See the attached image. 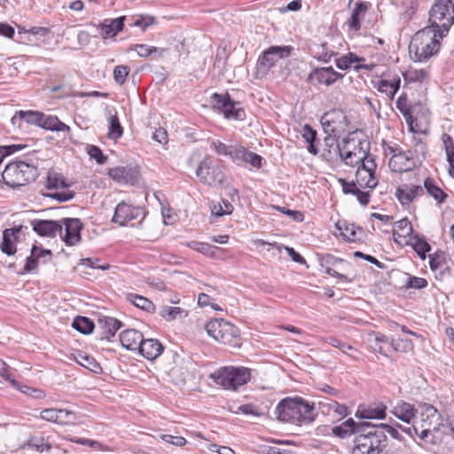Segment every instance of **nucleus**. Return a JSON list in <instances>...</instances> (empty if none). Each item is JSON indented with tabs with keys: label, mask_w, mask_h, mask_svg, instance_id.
<instances>
[{
	"label": "nucleus",
	"mask_w": 454,
	"mask_h": 454,
	"mask_svg": "<svg viewBox=\"0 0 454 454\" xmlns=\"http://www.w3.org/2000/svg\"><path fill=\"white\" fill-rule=\"evenodd\" d=\"M13 387L35 399H42L45 396V394L42 389L31 387L26 385H21L19 382L18 386Z\"/></svg>",
	"instance_id": "60"
},
{
	"label": "nucleus",
	"mask_w": 454,
	"mask_h": 454,
	"mask_svg": "<svg viewBox=\"0 0 454 454\" xmlns=\"http://www.w3.org/2000/svg\"><path fill=\"white\" fill-rule=\"evenodd\" d=\"M336 227L342 231L341 234L348 240L356 239V232L354 224L348 225L345 222H338Z\"/></svg>",
	"instance_id": "62"
},
{
	"label": "nucleus",
	"mask_w": 454,
	"mask_h": 454,
	"mask_svg": "<svg viewBox=\"0 0 454 454\" xmlns=\"http://www.w3.org/2000/svg\"><path fill=\"white\" fill-rule=\"evenodd\" d=\"M325 341L327 344L339 348L342 353H344L351 357L356 358V354L357 353V350L355 348H353L351 345H349L346 342H343L340 340H339L335 337H333V336L326 337L325 339Z\"/></svg>",
	"instance_id": "40"
},
{
	"label": "nucleus",
	"mask_w": 454,
	"mask_h": 454,
	"mask_svg": "<svg viewBox=\"0 0 454 454\" xmlns=\"http://www.w3.org/2000/svg\"><path fill=\"white\" fill-rule=\"evenodd\" d=\"M431 26L437 30L440 38L444 37L454 23L452 0H436L429 12Z\"/></svg>",
	"instance_id": "6"
},
{
	"label": "nucleus",
	"mask_w": 454,
	"mask_h": 454,
	"mask_svg": "<svg viewBox=\"0 0 454 454\" xmlns=\"http://www.w3.org/2000/svg\"><path fill=\"white\" fill-rule=\"evenodd\" d=\"M75 360L79 364L95 373H98L102 371L100 364L91 356L79 354L78 356L75 357Z\"/></svg>",
	"instance_id": "45"
},
{
	"label": "nucleus",
	"mask_w": 454,
	"mask_h": 454,
	"mask_svg": "<svg viewBox=\"0 0 454 454\" xmlns=\"http://www.w3.org/2000/svg\"><path fill=\"white\" fill-rule=\"evenodd\" d=\"M440 37L434 27H425L418 31L411 38L409 53L419 62L427 61L440 49Z\"/></svg>",
	"instance_id": "2"
},
{
	"label": "nucleus",
	"mask_w": 454,
	"mask_h": 454,
	"mask_svg": "<svg viewBox=\"0 0 454 454\" xmlns=\"http://www.w3.org/2000/svg\"><path fill=\"white\" fill-rule=\"evenodd\" d=\"M356 181L360 187L374 188L378 184L375 175L361 169L360 166L357 167Z\"/></svg>",
	"instance_id": "33"
},
{
	"label": "nucleus",
	"mask_w": 454,
	"mask_h": 454,
	"mask_svg": "<svg viewBox=\"0 0 454 454\" xmlns=\"http://www.w3.org/2000/svg\"><path fill=\"white\" fill-rule=\"evenodd\" d=\"M144 339L142 333L136 329H128L121 333L120 340L121 345L129 350H138Z\"/></svg>",
	"instance_id": "25"
},
{
	"label": "nucleus",
	"mask_w": 454,
	"mask_h": 454,
	"mask_svg": "<svg viewBox=\"0 0 454 454\" xmlns=\"http://www.w3.org/2000/svg\"><path fill=\"white\" fill-rule=\"evenodd\" d=\"M367 10V5L364 2H358L356 4L355 8L352 11L351 17L349 18L348 24L350 28L357 31L361 27L360 17L364 16Z\"/></svg>",
	"instance_id": "35"
},
{
	"label": "nucleus",
	"mask_w": 454,
	"mask_h": 454,
	"mask_svg": "<svg viewBox=\"0 0 454 454\" xmlns=\"http://www.w3.org/2000/svg\"><path fill=\"white\" fill-rule=\"evenodd\" d=\"M423 189L426 190L437 204H442L446 201L448 194L436 184V181L432 177H427L424 180Z\"/></svg>",
	"instance_id": "29"
},
{
	"label": "nucleus",
	"mask_w": 454,
	"mask_h": 454,
	"mask_svg": "<svg viewBox=\"0 0 454 454\" xmlns=\"http://www.w3.org/2000/svg\"><path fill=\"white\" fill-rule=\"evenodd\" d=\"M376 168L377 165L374 158L370 154V153H365V158L360 161V168L375 175Z\"/></svg>",
	"instance_id": "63"
},
{
	"label": "nucleus",
	"mask_w": 454,
	"mask_h": 454,
	"mask_svg": "<svg viewBox=\"0 0 454 454\" xmlns=\"http://www.w3.org/2000/svg\"><path fill=\"white\" fill-rule=\"evenodd\" d=\"M401 85V78L395 74L391 80L381 79L377 83V89L380 92L385 93L389 98L393 99Z\"/></svg>",
	"instance_id": "30"
},
{
	"label": "nucleus",
	"mask_w": 454,
	"mask_h": 454,
	"mask_svg": "<svg viewBox=\"0 0 454 454\" xmlns=\"http://www.w3.org/2000/svg\"><path fill=\"white\" fill-rule=\"evenodd\" d=\"M72 326L82 334H89L95 328V324L86 317L78 316L74 319Z\"/></svg>",
	"instance_id": "39"
},
{
	"label": "nucleus",
	"mask_w": 454,
	"mask_h": 454,
	"mask_svg": "<svg viewBox=\"0 0 454 454\" xmlns=\"http://www.w3.org/2000/svg\"><path fill=\"white\" fill-rule=\"evenodd\" d=\"M293 51L290 45L270 46L264 50L258 58L257 67L263 72H268L278 60L288 58Z\"/></svg>",
	"instance_id": "12"
},
{
	"label": "nucleus",
	"mask_w": 454,
	"mask_h": 454,
	"mask_svg": "<svg viewBox=\"0 0 454 454\" xmlns=\"http://www.w3.org/2000/svg\"><path fill=\"white\" fill-rule=\"evenodd\" d=\"M39 127L52 131H70V127L59 121L57 116H45L43 114Z\"/></svg>",
	"instance_id": "31"
},
{
	"label": "nucleus",
	"mask_w": 454,
	"mask_h": 454,
	"mask_svg": "<svg viewBox=\"0 0 454 454\" xmlns=\"http://www.w3.org/2000/svg\"><path fill=\"white\" fill-rule=\"evenodd\" d=\"M412 247L422 260L426 259V254L431 249L430 245L425 239H422L417 236L414 238Z\"/></svg>",
	"instance_id": "52"
},
{
	"label": "nucleus",
	"mask_w": 454,
	"mask_h": 454,
	"mask_svg": "<svg viewBox=\"0 0 454 454\" xmlns=\"http://www.w3.org/2000/svg\"><path fill=\"white\" fill-rule=\"evenodd\" d=\"M70 184H67L63 178H59L55 172H49L45 187L49 190L58 188H67Z\"/></svg>",
	"instance_id": "49"
},
{
	"label": "nucleus",
	"mask_w": 454,
	"mask_h": 454,
	"mask_svg": "<svg viewBox=\"0 0 454 454\" xmlns=\"http://www.w3.org/2000/svg\"><path fill=\"white\" fill-rule=\"evenodd\" d=\"M207 334L216 341L230 347H240L239 329L224 319H212L205 325Z\"/></svg>",
	"instance_id": "8"
},
{
	"label": "nucleus",
	"mask_w": 454,
	"mask_h": 454,
	"mask_svg": "<svg viewBox=\"0 0 454 454\" xmlns=\"http://www.w3.org/2000/svg\"><path fill=\"white\" fill-rule=\"evenodd\" d=\"M160 316L167 321H172L179 317H185L187 311L179 307L162 306L159 312Z\"/></svg>",
	"instance_id": "41"
},
{
	"label": "nucleus",
	"mask_w": 454,
	"mask_h": 454,
	"mask_svg": "<svg viewBox=\"0 0 454 454\" xmlns=\"http://www.w3.org/2000/svg\"><path fill=\"white\" fill-rule=\"evenodd\" d=\"M27 445L39 452H49L51 449V444L49 441L42 436H33L29 439Z\"/></svg>",
	"instance_id": "46"
},
{
	"label": "nucleus",
	"mask_w": 454,
	"mask_h": 454,
	"mask_svg": "<svg viewBox=\"0 0 454 454\" xmlns=\"http://www.w3.org/2000/svg\"><path fill=\"white\" fill-rule=\"evenodd\" d=\"M320 407L323 409V412H334L338 416L343 418L348 415V408L344 404H340L333 400H326L319 403Z\"/></svg>",
	"instance_id": "38"
},
{
	"label": "nucleus",
	"mask_w": 454,
	"mask_h": 454,
	"mask_svg": "<svg viewBox=\"0 0 454 454\" xmlns=\"http://www.w3.org/2000/svg\"><path fill=\"white\" fill-rule=\"evenodd\" d=\"M211 104L214 108L220 110L227 119L241 121L246 117L244 109L237 106L239 103L234 102L228 93H214L211 96Z\"/></svg>",
	"instance_id": "11"
},
{
	"label": "nucleus",
	"mask_w": 454,
	"mask_h": 454,
	"mask_svg": "<svg viewBox=\"0 0 454 454\" xmlns=\"http://www.w3.org/2000/svg\"><path fill=\"white\" fill-rule=\"evenodd\" d=\"M302 137L309 144L308 151L310 153L317 155L318 153V149L315 145L317 140V131L309 124H305L303 126Z\"/></svg>",
	"instance_id": "42"
},
{
	"label": "nucleus",
	"mask_w": 454,
	"mask_h": 454,
	"mask_svg": "<svg viewBox=\"0 0 454 454\" xmlns=\"http://www.w3.org/2000/svg\"><path fill=\"white\" fill-rule=\"evenodd\" d=\"M109 176L118 183L128 184L132 180V168L129 167H116L109 170Z\"/></svg>",
	"instance_id": "37"
},
{
	"label": "nucleus",
	"mask_w": 454,
	"mask_h": 454,
	"mask_svg": "<svg viewBox=\"0 0 454 454\" xmlns=\"http://www.w3.org/2000/svg\"><path fill=\"white\" fill-rule=\"evenodd\" d=\"M369 422H356L353 419H348L340 425L332 427V434L340 439H345L352 434L358 435L360 432L368 430Z\"/></svg>",
	"instance_id": "16"
},
{
	"label": "nucleus",
	"mask_w": 454,
	"mask_h": 454,
	"mask_svg": "<svg viewBox=\"0 0 454 454\" xmlns=\"http://www.w3.org/2000/svg\"><path fill=\"white\" fill-rule=\"evenodd\" d=\"M403 76L404 80L408 81L409 82H423L425 79L427 78L428 74L424 69H414V70H409L405 73H403Z\"/></svg>",
	"instance_id": "54"
},
{
	"label": "nucleus",
	"mask_w": 454,
	"mask_h": 454,
	"mask_svg": "<svg viewBox=\"0 0 454 454\" xmlns=\"http://www.w3.org/2000/svg\"><path fill=\"white\" fill-rule=\"evenodd\" d=\"M320 121L325 133L327 134L325 139L327 145L329 141L333 142L335 137L345 132L349 123L345 113L340 109H333L324 114Z\"/></svg>",
	"instance_id": "10"
},
{
	"label": "nucleus",
	"mask_w": 454,
	"mask_h": 454,
	"mask_svg": "<svg viewBox=\"0 0 454 454\" xmlns=\"http://www.w3.org/2000/svg\"><path fill=\"white\" fill-rule=\"evenodd\" d=\"M187 246L190 248L212 258L216 256V253L219 250V247L215 246H212L207 243L199 241H191L187 244Z\"/></svg>",
	"instance_id": "43"
},
{
	"label": "nucleus",
	"mask_w": 454,
	"mask_h": 454,
	"mask_svg": "<svg viewBox=\"0 0 454 454\" xmlns=\"http://www.w3.org/2000/svg\"><path fill=\"white\" fill-rule=\"evenodd\" d=\"M143 213L142 207H133L125 201H121L116 206L112 221L123 226L128 222L137 218Z\"/></svg>",
	"instance_id": "17"
},
{
	"label": "nucleus",
	"mask_w": 454,
	"mask_h": 454,
	"mask_svg": "<svg viewBox=\"0 0 454 454\" xmlns=\"http://www.w3.org/2000/svg\"><path fill=\"white\" fill-rule=\"evenodd\" d=\"M339 154L344 163L348 166H360V161L365 158L364 151H357V153L350 151H343L340 146L338 145Z\"/></svg>",
	"instance_id": "34"
},
{
	"label": "nucleus",
	"mask_w": 454,
	"mask_h": 454,
	"mask_svg": "<svg viewBox=\"0 0 454 454\" xmlns=\"http://www.w3.org/2000/svg\"><path fill=\"white\" fill-rule=\"evenodd\" d=\"M389 347L395 351L408 352L413 348V344L411 340L399 338L397 340H392L389 343Z\"/></svg>",
	"instance_id": "55"
},
{
	"label": "nucleus",
	"mask_w": 454,
	"mask_h": 454,
	"mask_svg": "<svg viewBox=\"0 0 454 454\" xmlns=\"http://www.w3.org/2000/svg\"><path fill=\"white\" fill-rule=\"evenodd\" d=\"M387 406L379 403L367 407H359L356 412V417L363 419H381L386 417Z\"/></svg>",
	"instance_id": "24"
},
{
	"label": "nucleus",
	"mask_w": 454,
	"mask_h": 454,
	"mask_svg": "<svg viewBox=\"0 0 454 454\" xmlns=\"http://www.w3.org/2000/svg\"><path fill=\"white\" fill-rule=\"evenodd\" d=\"M138 351L146 359L154 360L162 353L163 346L158 340L143 339Z\"/></svg>",
	"instance_id": "26"
},
{
	"label": "nucleus",
	"mask_w": 454,
	"mask_h": 454,
	"mask_svg": "<svg viewBox=\"0 0 454 454\" xmlns=\"http://www.w3.org/2000/svg\"><path fill=\"white\" fill-rule=\"evenodd\" d=\"M248 150L241 145H233L230 158L237 165L244 164V160Z\"/></svg>",
	"instance_id": "59"
},
{
	"label": "nucleus",
	"mask_w": 454,
	"mask_h": 454,
	"mask_svg": "<svg viewBox=\"0 0 454 454\" xmlns=\"http://www.w3.org/2000/svg\"><path fill=\"white\" fill-rule=\"evenodd\" d=\"M440 415L437 410L431 404L425 403L420 413V420L412 424L411 427L396 426L405 434L412 436L413 434L426 443L434 442V433L437 431Z\"/></svg>",
	"instance_id": "3"
},
{
	"label": "nucleus",
	"mask_w": 454,
	"mask_h": 454,
	"mask_svg": "<svg viewBox=\"0 0 454 454\" xmlns=\"http://www.w3.org/2000/svg\"><path fill=\"white\" fill-rule=\"evenodd\" d=\"M210 378L225 389L236 390L250 380L251 369L244 366H223L211 373Z\"/></svg>",
	"instance_id": "5"
},
{
	"label": "nucleus",
	"mask_w": 454,
	"mask_h": 454,
	"mask_svg": "<svg viewBox=\"0 0 454 454\" xmlns=\"http://www.w3.org/2000/svg\"><path fill=\"white\" fill-rule=\"evenodd\" d=\"M126 298L129 302L145 311L153 312L155 309L153 302L142 295L136 294H127Z\"/></svg>",
	"instance_id": "36"
},
{
	"label": "nucleus",
	"mask_w": 454,
	"mask_h": 454,
	"mask_svg": "<svg viewBox=\"0 0 454 454\" xmlns=\"http://www.w3.org/2000/svg\"><path fill=\"white\" fill-rule=\"evenodd\" d=\"M427 144L422 139L414 138L413 149L411 150L414 160L420 161V157L424 159L427 153Z\"/></svg>",
	"instance_id": "57"
},
{
	"label": "nucleus",
	"mask_w": 454,
	"mask_h": 454,
	"mask_svg": "<svg viewBox=\"0 0 454 454\" xmlns=\"http://www.w3.org/2000/svg\"><path fill=\"white\" fill-rule=\"evenodd\" d=\"M131 51H136L139 57L146 58L153 53H157L158 57H161L166 51L163 48H157L154 46H148L146 44H135L130 48Z\"/></svg>",
	"instance_id": "44"
},
{
	"label": "nucleus",
	"mask_w": 454,
	"mask_h": 454,
	"mask_svg": "<svg viewBox=\"0 0 454 454\" xmlns=\"http://www.w3.org/2000/svg\"><path fill=\"white\" fill-rule=\"evenodd\" d=\"M342 77L343 74L336 72L332 67H316L309 74L307 82L313 85L317 83L330 86Z\"/></svg>",
	"instance_id": "15"
},
{
	"label": "nucleus",
	"mask_w": 454,
	"mask_h": 454,
	"mask_svg": "<svg viewBox=\"0 0 454 454\" xmlns=\"http://www.w3.org/2000/svg\"><path fill=\"white\" fill-rule=\"evenodd\" d=\"M125 20V16H121L116 19H106L98 26L101 36L104 39L107 37H114L118 32L122 30Z\"/></svg>",
	"instance_id": "23"
},
{
	"label": "nucleus",
	"mask_w": 454,
	"mask_h": 454,
	"mask_svg": "<svg viewBox=\"0 0 454 454\" xmlns=\"http://www.w3.org/2000/svg\"><path fill=\"white\" fill-rule=\"evenodd\" d=\"M412 232L411 222L407 218H403L394 224V236L406 237Z\"/></svg>",
	"instance_id": "47"
},
{
	"label": "nucleus",
	"mask_w": 454,
	"mask_h": 454,
	"mask_svg": "<svg viewBox=\"0 0 454 454\" xmlns=\"http://www.w3.org/2000/svg\"><path fill=\"white\" fill-rule=\"evenodd\" d=\"M390 412L398 419L410 424L415 418L417 410L413 404L403 400H398L392 405Z\"/></svg>",
	"instance_id": "21"
},
{
	"label": "nucleus",
	"mask_w": 454,
	"mask_h": 454,
	"mask_svg": "<svg viewBox=\"0 0 454 454\" xmlns=\"http://www.w3.org/2000/svg\"><path fill=\"white\" fill-rule=\"evenodd\" d=\"M129 73V67L124 65L116 66L114 70V79L116 83L122 85L126 82V78Z\"/></svg>",
	"instance_id": "58"
},
{
	"label": "nucleus",
	"mask_w": 454,
	"mask_h": 454,
	"mask_svg": "<svg viewBox=\"0 0 454 454\" xmlns=\"http://www.w3.org/2000/svg\"><path fill=\"white\" fill-rule=\"evenodd\" d=\"M33 231L39 236L54 238L58 233H62V224L53 220L35 219L31 221Z\"/></svg>",
	"instance_id": "19"
},
{
	"label": "nucleus",
	"mask_w": 454,
	"mask_h": 454,
	"mask_svg": "<svg viewBox=\"0 0 454 454\" xmlns=\"http://www.w3.org/2000/svg\"><path fill=\"white\" fill-rule=\"evenodd\" d=\"M121 323L114 317H103L98 319V327L101 330L100 339L109 340L121 328Z\"/></svg>",
	"instance_id": "22"
},
{
	"label": "nucleus",
	"mask_w": 454,
	"mask_h": 454,
	"mask_svg": "<svg viewBox=\"0 0 454 454\" xmlns=\"http://www.w3.org/2000/svg\"><path fill=\"white\" fill-rule=\"evenodd\" d=\"M43 113L37 111H19L12 118V124H16L17 120L24 121L27 123L40 126Z\"/></svg>",
	"instance_id": "32"
},
{
	"label": "nucleus",
	"mask_w": 454,
	"mask_h": 454,
	"mask_svg": "<svg viewBox=\"0 0 454 454\" xmlns=\"http://www.w3.org/2000/svg\"><path fill=\"white\" fill-rule=\"evenodd\" d=\"M37 175L36 167L20 160L6 165L1 176L8 186L20 187L35 181Z\"/></svg>",
	"instance_id": "7"
},
{
	"label": "nucleus",
	"mask_w": 454,
	"mask_h": 454,
	"mask_svg": "<svg viewBox=\"0 0 454 454\" xmlns=\"http://www.w3.org/2000/svg\"><path fill=\"white\" fill-rule=\"evenodd\" d=\"M22 226H15L13 228H7L3 231V239L1 242V251L7 255H13L16 251L15 242L19 238Z\"/></svg>",
	"instance_id": "20"
},
{
	"label": "nucleus",
	"mask_w": 454,
	"mask_h": 454,
	"mask_svg": "<svg viewBox=\"0 0 454 454\" xmlns=\"http://www.w3.org/2000/svg\"><path fill=\"white\" fill-rule=\"evenodd\" d=\"M428 285V282L424 278L411 276L408 274L407 280L404 284V287L406 289H423L426 288Z\"/></svg>",
	"instance_id": "53"
},
{
	"label": "nucleus",
	"mask_w": 454,
	"mask_h": 454,
	"mask_svg": "<svg viewBox=\"0 0 454 454\" xmlns=\"http://www.w3.org/2000/svg\"><path fill=\"white\" fill-rule=\"evenodd\" d=\"M123 129L120 123L119 118L116 114L111 116L108 137L111 139H117L122 136Z\"/></svg>",
	"instance_id": "50"
},
{
	"label": "nucleus",
	"mask_w": 454,
	"mask_h": 454,
	"mask_svg": "<svg viewBox=\"0 0 454 454\" xmlns=\"http://www.w3.org/2000/svg\"><path fill=\"white\" fill-rule=\"evenodd\" d=\"M342 144L340 149L343 151H350L351 153L355 152L357 153V151L361 150L364 151V154L370 152V142L364 133L360 129L349 132L348 137L342 140Z\"/></svg>",
	"instance_id": "14"
},
{
	"label": "nucleus",
	"mask_w": 454,
	"mask_h": 454,
	"mask_svg": "<svg viewBox=\"0 0 454 454\" xmlns=\"http://www.w3.org/2000/svg\"><path fill=\"white\" fill-rule=\"evenodd\" d=\"M62 226H65L64 241L67 246H74L81 240L82 223L79 218H63Z\"/></svg>",
	"instance_id": "18"
},
{
	"label": "nucleus",
	"mask_w": 454,
	"mask_h": 454,
	"mask_svg": "<svg viewBox=\"0 0 454 454\" xmlns=\"http://www.w3.org/2000/svg\"><path fill=\"white\" fill-rule=\"evenodd\" d=\"M423 194L424 189L420 185H405L404 188L398 187L395 191V196L402 205H408L416 197Z\"/></svg>",
	"instance_id": "27"
},
{
	"label": "nucleus",
	"mask_w": 454,
	"mask_h": 454,
	"mask_svg": "<svg viewBox=\"0 0 454 454\" xmlns=\"http://www.w3.org/2000/svg\"><path fill=\"white\" fill-rule=\"evenodd\" d=\"M333 55V51L329 50L326 43L317 45L315 49V58L319 61L327 63Z\"/></svg>",
	"instance_id": "51"
},
{
	"label": "nucleus",
	"mask_w": 454,
	"mask_h": 454,
	"mask_svg": "<svg viewBox=\"0 0 454 454\" xmlns=\"http://www.w3.org/2000/svg\"><path fill=\"white\" fill-rule=\"evenodd\" d=\"M314 403L304 400L301 396L286 397L281 400L276 407L275 413L282 422L308 425L313 422L317 414Z\"/></svg>",
	"instance_id": "1"
},
{
	"label": "nucleus",
	"mask_w": 454,
	"mask_h": 454,
	"mask_svg": "<svg viewBox=\"0 0 454 454\" xmlns=\"http://www.w3.org/2000/svg\"><path fill=\"white\" fill-rule=\"evenodd\" d=\"M211 147L219 154L223 156H231L233 145H227L220 141H213Z\"/></svg>",
	"instance_id": "64"
},
{
	"label": "nucleus",
	"mask_w": 454,
	"mask_h": 454,
	"mask_svg": "<svg viewBox=\"0 0 454 454\" xmlns=\"http://www.w3.org/2000/svg\"><path fill=\"white\" fill-rule=\"evenodd\" d=\"M342 192L345 194L355 195L358 202L363 206H367L370 202V193L368 192H362L355 182H348L345 179H340Z\"/></svg>",
	"instance_id": "28"
},
{
	"label": "nucleus",
	"mask_w": 454,
	"mask_h": 454,
	"mask_svg": "<svg viewBox=\"0 0 454 454\" xmlns=\"http://www.w3.org/2000/svg\"><path fill=\"white\" fill-rule=\"evenodd\" d=\"M233 206L231 205V203L229 200L223 199L219 205H215L213 207L212 214L215 215L216 216H223L225 215L231 214Z\"/></svg>",
	"instance_id": "56"
},
{
	"label": "nucleus",
	"mask_w": 454,
	"mask_h": 454,
	"mask_svg": "<svg viewBox=\"0 0 454 454\" xmlns=\"http://www.w3.org/2000/svg\"><path fill=\"white\" fill-rule=\"evenodd\" d=\"M387 447V436L374 428L360 432L354 439L351 454H382Z\"/></svg>",
	"instance_id": "4"
},
{
	"label": "nucleus",
	"mask_w": 454,
	"mask_h": 454,
	"mask_svg": "<svg viewBox=\"0 0 454 454\" xmlns=\"http://www.w3.org/2000/svg\"><path fill=\"white\" fill-rule=\"evenodd\" d=\"M388 166L393 172L403 173L413 169L416 167V160L412 156V151L398 149V153L390 158Z\"/></svg>",
	"instance_id": "13"
},
{
	"label": "nucleus",
	"mask_w": 454,
	"mask_h": 454,
	"mask_svg": "<svg viewBox=\"0 0 454 454\" xmlns=\"http://www.w3.org/2000/svg\"><path fill=\"white\" fill-rule=\"evenodd\" d=\"M370 427L374 428L375 430L381 431L384 435L389 434L392 438L402 441V435L399 431L392 426L387 424L380 423V424H372L369 422Z\"/></svg>",
	"instance_id": "48"
},
{
	"label": "nucleus",
	"mask_w": 454,
	"mask_h": 454,
	"mask_svg": "<svg viewBox=\"0 0 454 454\" xmlns=\"http://www.w3.org/2000/svg\"><path fill=\"white\" fill-rule=\"evenodd\" d=\"M87 153L90 157L94 159L98 164H104L107 160V157L104 155L102 150L97 145H88Z\"/></svg>",
	"instance_id": "61"
},
{
	"label": "nucleus",
	"mask_w": 454,
	"mask_h": 454,
	"mask_svg": "<svg viewBox=\"0 0 454 454\" xmlns=\"http://www.w3.org/2000/svg\"><path fill=\"white\" fill-rule=\"evenodd\" d=\"M196 176L200 182L211 187H219L226 182L223 166L210 156H205L198 164Z\"/></svg>",
	"instance_id": "9"
}]
</instances>
